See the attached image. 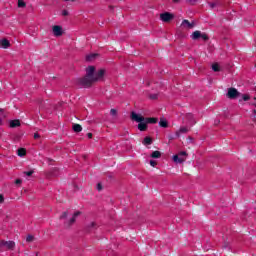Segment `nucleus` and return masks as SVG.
I'll return each mask as SVG.
<instances>
[{"mask_svg":"<svg viewBox=\"0 0 256 256\" xmlns=\"http://www.w3.org/2000/svg\"><path fill=\"white\" fill-rule=\"evenodd\" d=\"M105 75V69H100L98 72H95V66H89L86 68V75L82 78L78 79L79 85L89 89L95 81H99V79H103Z\"/></svg>","mask_w":256,"mask_h":256,"instance_id":"1","label":"nucleus"},{"mask_svg":"<svg viewBox=\"0 0 256 256\" xmlns=\"http://www.w3.org/2000/svg\"><path fill=\"white\" fill-rule=\"evenodd\" d=\"M131 119L132 121H136V123H141L143 121H145L147 123V125H155L156 123H158L159 119L155 118V117H149V118H145L140 114H137L135 112H131Z\"/></svg>","mask_w":256,"mask_h":256,"instance_id":"2","label":"nucleus"},{"mask_svg":"<svg viewBox=\"0 0 256 256\" xmlns=\"http://www.w3.org/2000/svg\"><path fill=\"white\" fill-rule=\"evenodd\" d=\"M187 160V152L181 151L178 155L173 156L174 163H185Z\"/></svg>","mask_w":256,"mask_h":256,"instance_id":"3","label":"nucleus"},{"mask_svg":"<svg viewBox=\"0 0 256 256\" xmlns=\"http://www.w3.org/2000/svg\"><path fill=\"white\" fill-rule=\"evenodd\" d=\"M174 17L175 16L169 12H164L160 14V19L161 21H163V23H171Z\"/></svg>","mask_w":256,"mask_h":256,"instance_id":"4","label":"nucleus"},{"mask_svg":"<svg viewBox=\"0 0 256 256\" xmlns=\"http://www.w3.org/2000/svg\"><path fill=\"white\" fill-rule=\"evenodd\" d=\"M226 95L228 99H237L241 93L237 91V88H229Z\"/></svg>","mask_w":256,"mask_h":256,"instance_id":"5","label":"nucleus"},{"mask_svg":"<svg viewBox=\"0 0 256 256\" xmlns=\"http://www.w3.org/2000/svg\"><path fill=\"white\" fill-rule=\"evenodd\" d=\"M79 215H81V211L75 212L72 218L68 222H65V227H71V225H73V223L77 221V218L79 217Z\"/></svg>","mask_w":256,"mask_h":256,"instance_id":"6","label":"nucleus"},{"mask_svg":"<svg viewBox=\"0 0 256 256\" xmlns=\"http://www.w3.org/2000/svg\"><path fill=\"white\" fill-rule=\"evenodd\" d=\"M0 245H1V247H6L10 250L15 249V242H13V241L1 240Z\"/></svg>","mask_w":256,"mask_h":256,"instance_id":"7","label":"nucleus"},{"mask_svg":"<svg viewBox=\"0 0 256 256\" xmlns=\"http://www.w3.org/2000/svg\"><path fill=\"white\" fill-rule=\"evenodd\" d=\"M52 31H53L55 37H61V35H63V27H61L59 25L53 26Z\"/></svg>","mask_w":256,"mask_h":256,"instance_id":"8","label":"nucleus"},{"mask_svg":"<svg viewBox=\"0 0 256 256\" xmlns=\"http://www.w3.org/2000/svg\"><path fill=\"white\" fill-rule=\"evenodd\" d=\"M0 47H2V49H9V47H11V42H9V40L4 38L0 40Z\"/></svg>","mask_w":256,"mask_h":256,"instance_id":"9","label":"nucleus"},{"mask_svg":"<svg viewBox=\"0 0 256 256\" xmlns=\"http://www.w3.org/2000/svg\"><path fill=\"white\" fill-rule=\"evenodd\" d=\"M11 129H15V127H21V121L19 119L10 121Z\"/></svg>","mask_w":256,"mask_h":256,"instance_id":"10","label":"nucleus"},{"mask_svg":"<svg viewBox=\"0 0 256 256\" xmlns=\"http://www.w3.org/2000/svg\"><path fill=\"white\" fill-rule=\"evenodd\" d=\"M189 133L188 127H180V129L176 132L177 137H180L181 135Z\"/></svg>","mask_w":256,"mask_h":256,"instance_id":"11","label":"nucleus"},{"mask_svg":"<svg viewBox=\"0 0 256 256\" xmlns=\"http://www.w3.org/2000/svg\"><path fill=\"white\" fill-rule=\"evenodd\" d=\"M192 39L193 41H197L198 39H201V31L196 30L192 33Z\"/></svg>","mask_w":256,"mask_h":256,"instance_id":"12","label":"nucleus"},{"mask_svg":"<svg viewBox=\"0 0 256 256\" xmlns=\"http://www.w3.org/2000/svg\"><path fill=\"white\" fill-rule=\"evenodd\" d=\"M72 129L75 133H81L83 131L81 124H74Z\"/></svg>","mask_w":256,"mask_h":256,"instance_id":"13","label":"nucleus"},{"mask_svg":"<svg viewBox=\"0 0 256 256\" xmlns=\"http://www.w3.org/2000/svg\"><path fill=\"white\" fill-rule=\"evenodd\" d=\"M159 126L167 129V127H169V122H167L165 118H161L159 121Z\"/></svg>","mask_w":256,"mask_h":256,"instance_id":"14","label":"nucleus"},{"mask_svg":"<svg viewBox=\"0 0 256 256\" xmlns=\"http://www.w3.org/2000/svg\"><path fill=\"white\" fill-rule=\"evenodd\" d=\"M138 129L139 131H145L147 129V122L146 121L139 122Z\"/></svg>","mask_w":256,"mask_h":256,"instance_id":"15","label":"nucleus"},{"mask_svg":"<svg viewBox=\"0 0 256 256\" xmlns=\"http://www.w3.org/2000/svg\"><path fill=\"white\" fill-rule=\"evenodd\" d=\"M143 145H152L153 144V138L146 136L143 140Z\"/></svg>","mask_w":256,"mask_h":256,"instance_id":"16","label":"nucleus"},{"mask_svg":"<svg viewBox=\"0 0 256 256\" xmlns=\"http://www.w3.org/2000/svg\"><path fill=\"white\" fill-rule=\"evenodd\" d=\"M17 155L18 157H25V155H27V150L25 148H19Z\"/></svg>","mask_w":256,"mask_h":256,"instance_id":"17","label":"nucleus"},{"mask_svg":"<svg viewBox=\"0 0 256 256\" xmlns=\"http://www.w3.org/2000/svg\"><path fill=\"white\" fill-rule=\"evenodd\" d=\"M182 25H187L188 29H193V27H195V24L189 22V20H183Z\"/></svg>","mask_w":256,"mask_h":256,"instance_id":"18","label":"nucleus"},{"mask_svg":"<svg viewBox=\"0 0 256 256\" xmlns=\"http://www.w3.org/2000/svg\"><path fill=\"white\" fill-rule=\"evenodd\" d=\"M97 56H98V54H96V53L87 55L86 56V61H95V59H97Z\"/></svg>","mask_w":256,"mask_h":256,"instance_id":"19","label":"nucleus"},{"mask_svg":"<svg viewBox=\"0 0 256 256\" xmlns=\"http://www.w3.org/2000/svg\"><path fill=\"white\" fill-rule=\"evenodd\" d=\"M150 157H152V159H159V158H161V152L156 150V151L152 152Z\"/></svg>","mask_w":256,"mask_h":256,"instance_id":"20","label":"nucleus"},{"mask_svg":"<svg viewBox=\"0 0 256 256\" xmlns=\"http://www.w3.org/2000/svg\"><path fill=\"white\" fill-rule=\"evenodd\" d=\"M212 70L215 72V73H219V71H221V67L217 64V63H214L212 65Z\"/></svg>","mask_w":256,"mask_h":256,"instance_id":"21","label":"nucleus"},{"mask_svg":"<svg viewBox=\"0 0 256 256\" xmlns=\"http://www.w3.org/2000/svg\"><path fill=\"white\" fill-rule=\"evenodd\" d=\"M35 241V236H33V235H28L27 237H26V242L27 243H33Z\"/></svg>","mask_w":256,"mask_h":256,"instance_id":"22","label":"nucleus"},{"mask_svg":"<svg viewBox=\"0 0 256 256\" xmlns=\"http://www.w3.org/2000/svg\"><path fill=\"white\" fill-rule=\"evenodd\" d=\"M209 7H211V9H215V7H217V5H220L219 2H210L208 3Z\"/></svg>","mask_w":256,"mask_h":256,"instance_id":"23","label":"nucleus"},{"mask_svg":"<svg viewBox=\"0 0 256 256\" xmlns=\"http://www.w3.org/2000/svg\"><path fill=\"white\" fill-rule=\"evenodd\" d=\"M200 38L203 39V41H209V36H207L205 33H201Z\"/></svg>","mask_w":256,"mask_h":256,"instance_id":"24","label":"nucleus"},{"mask_svg":"<svg viewBox=\"0 0 256 256\" xmlns=\"http://www.w3.org/2000/svg\"><path fill=\"white\" fill-rule=\"evenodd\" d=\"M27 4H25V1L23 0H18V7L23 8L26 7Z\"/></svg>","mask_w":256,"mask_h":256,"instance_id":"25","label":"nucleus"},{"mask_svg":"<svg viewBox=\"0 0 256 256\" xmlns=\"http://www.w3.org/2000/svg\"><path fill=\"white\" fill-rule=\"evenodd\" d=\"M242 99H243V101H249V99H251V97L249 96V94H244V95H242Z\"/></svg>","mask_w":256,"mask_h":256,"instance_id":"26","label":"nucleus"},{"mask_svg":"<svg viewBox=\"0 0 256 256\" xmlns=\"http://www.w3.org/2000/svg\"><path fill=\"white\" fill-rule=\"evenodd\" d=\"M67 215H69V212H63L62 215H60V219H67Z\"/></svg>","mask_w":256,"mask_h":256,"instance_id":"27","label":"nucleus"},{"mask_svg":"<svg viewBox=\"0 0 256 256\" xmlns=\"http://www.w3.org/2000/svg\"><path fill=\"white\" fill-rule=\"evenodd\" d=\"M110 115H112V117H116V115H117V110L112 108V109L110 110Z\"/></svg>","mask_w":256,"mask_h":256,"instance_id":"28","label":"nucleus"},{"mask_svg":"<svg viewBox=\"0 0 256 256\" xmlns=\"http://www.w3.org/2000/svg\"><path fill=\"white\" fill-rule=\"evenodd\" d=\"M0 116H1L2 119L7 118V114H5V112H3V109H0Z\"/></svg>","mask_w":256,"mask_h":256,"instance_id":"29","label":"nucleus"},{"mask_svg":"<svg viewBox=\"0 0 256 256\" xmlns=\"http://www.w3.org/2000/svg\"><path fill=\"white\" fill-rule=\"evenodd\" d=\"M33 173H35V171L30 170V171L24 172V175H27V177H31V175H33Z\"/></svg>","mask_w":256,"mask_h":256,"instance_id":"30","label":"nucleus"},{"mask_svg":"<svg viewBox=\"0 0 256 256\" xmlns=\"http://www.w3.org/2000/svg\"><path fill=\"white\" fill-rule=\"evenodd\" d=\"M150 165H151V167H156L157 166V161L150 160Z\"/></svg>","mask_w":256,"mask_h":256,"instance_id":"31","label":"nucleus"},{"mask_svg":"<svg viewBox=\"0 0 256 256\" xmlns=\"http://www.w3.org/2000/svg\"><path fill=\"white\" fill-rule=\"evenodd\" d=\"M97 190L98 191H103V185L101 183L97 184Z\"/></svg>","mask_w":256,"mask_h":256,"instance_id":"32","label":"nucleus"},{"mask_svg":"<svg viewBox=\"0 0 256 256\" xmlns=\"http://www.w3.org/2000/svg\"><path fill=\"white\" fill-rule=\"evenodd\" d=\"M188 5H195L196 0H187Z\"/></svg>","mask_w":256,"mask_h":256,"instance_id":"33","label":"nucleus"},{"mask_svg":"<svg viewBox=\"0 0 256 256\" xmlns=\"http://www.w3.org/2000/svg\"><path fill=\"white\" fill-rule=\"evenodd\" d=\"M62 15H63V17H67L69 15V11L63 10Z\"/></svg>","mask_w":256,"mask_h":256,"instance_id":"34","label":"nucleus"},{"mask_svg":"<svg viewBox=\"0 0 256 256\" xmlns=\"http://www.w3.org/2000/svg\"><path fill=\"white\" fill-rule=\"evenodd\" d=\"M21 183H23V181L21 179H16L15 180L16 185H21Z\"/></svg>","mask_w":256,"mask_h":256,"instance_id":"35","label":"nucleus"},{"mask_svg":"<svg viewBox=\"0 0 256 256\" xmlns=\"http://www.w3.org/2000/svg\"><path fill=\"white\" fill-rule=\"evenodd\" d=\"M186 119H189L191 121V119H193V114H187Z\"/></svg>","mask_w":256,"mask_h":256,"instance_id":"36","label":"nucleus"},{"mask_svg":"<svg viewBox=\"0 0 256 256\" xmlns=\"http://www.w3.org/2000/svg\"><path fill=\"white\" fill-rule=\"evenodd\" d=\"M4 201H5V197L2 194H0V203H4Z\"/></svg>","mask_w":256,"mask_h":256,"instance_id":"37","label":"nucleus"},{"mask_svg":"<svg viewBox=\"0 0 256 256\" xmlns=\"http://www.w3.org/2000/svg\"><path fill=\"white\" fill-rule=\"evenodd\" d=\"M149 97L150 99H157V94H151Z\"/></svg>","mask_w":256,"mask_h":256,"instance_id":"38","label":"nucleus"},{"mask_svg":"<svg viewBox=\"0 0 256 256\" xmlns=\"http://www.w3.org/2000/svg\"><path fill=\"white\" fill-rule=\"evenodd\" d=\"M87 137H88V139H93V133L89 132V133L87 134Z\"/></svg>","mask_w":256,"mask_h":256,"instance_id":"39","label":"nucleus"},{"mask_svg":"<svg viewBox=\"0 0 256 256\" xmlns=\"http://www.w3.org/2000/svg\"><path fill=\"white\" fill-rule=\"evenodd\" d=\"M90 227H91L92 229L95 228V227H97V223L92 222V223L90 224Z\"/></svg>","mask_w":256,"mask_h":256,"instance_id":"40","label":"nucleus"},{"mask_svg":"<svg viewBox=\"0 0 256 256\" xmlns=\"http://www.w3.org/2000/svg\"><path fill=\"white\" fill-rule=\"evenodd\" d=\"M39 137H41V135H39V133L34 134V139H39Z\"/></svg>","mask_w":256,"mask_h":256,"instance_id":"41","label":"nucleus"},{"mask_svg":"<svg viewBox=\"0 0 256 256\" xmlns=\"http://www.w3.org/2000/svg\"><path fill=\"white\" fill-rule=\"evenodd\" d=\"M0 125H3V118L0 116Z\"/></svg>","mask_w":256,"mask_h":256,"instance_id":"42","label":"nucleus"},{"mask_svg":"<svg viewBox=\"0 0 256 256\" xmlns=\"http://www.w3.org/2000/svg\"><path fill=\"white\" fill-rule=\"evenodd\" d=\"M174 3H179V0H172Z\"/></svg>","mask_w":256,"mask_h":256,"instance_id":"43","label":"nucleus"},{"mask_svg":"<svg viewBox=\"0 0 256 256\" xmlns=\"http://www.w3.org/2000/svg\"><path fill=\"white\" fill-rule=\"evenodd\" d=\"M190 122L193 123L192 120Z\"/></svg>","mask_w":256,"mask_h":256,"instance_id":"44","label":"nucleus"},{"mask_svg":"<svg viewBox=\"0 0 256 256\" xmlns=\"http://www.w3.org/2000/svg\"><path fill=\"white\" fill-rule=\"evenodd\" d=\"M256 100V98H254Z\"/></svg>","mask_w":256,"mask_h":256,"instance_id":"45","label":"nucleus"}]
</instances>
